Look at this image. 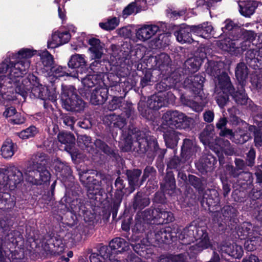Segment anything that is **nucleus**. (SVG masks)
<instances>
[{
    "label": "nucleus",
    "mask_w": 262,
    "mask_h": 262,
    "mask_svg": "<svg viewBox=\"0 0 262 262\" xmlns=\"http://www.w3.org/2000/svg\"><path fill=\"white\" fill-rule=\"evenodd\" d=\"M141 174V170L140 169H134L127 170L126 174L128 179L129 184L131 189V192H133L135 186H140L143 182L139 183L138 179Z\"/></svg>",
    "instance_id": "obj_22"
},
{
    "label": "nucleus",
    "mask_w": 262,
    "mask_h": 262,
    "mask_svg": "<svg viewBox=\"0 0 262 262\" xmlns=\"http://www.w3.org/2000/svg\"><path fill=\"white\" fill-rule=\"evenodd\" d=\"M241 32L243 36V39L246 40V41L251 42L255 38L256 35L253 31L242 29Z\"/></svg>",
    "instance_id": "obj_55"
},
{
    "label": "nucleus",
    "mask_w": 262,
    "mask_h": 262,
    "mask_svg": "<svg viewBox=\"0 0 262 262\" xmlns=\"http://www.w3.org/2000/svg\"><path fill=\"white\" fill-rule=\"evenodd\" d=\"M119 20L117 17H114L109 19L105 23H101L99 24L100 27L106 30H111L116 28L119 25Z\"/></svg>",
    "instance_id": "obj_40"
},
{
    "label": "nucleus",
    "mask_w": 262,
    "mask_h": 262,
    "mask_svg": "<svg viewBox=\"0 0 262 262\" xmlns=\"http://www.w3.org/2000/svg\"><path fill=\"white\" fill-rule=\"evenodd\" d=\"M3 191V190H1ZM14 198L8 192H0V207L9 209L15 205Z\"/></svg>",
    "instance_id": "obj_28"
},
{
    "label": "nucleus",
    "mask_w": 262,
    "mask_h": 262,
    "mask_svg": "<svg viewBox=\"0 0 262 262\" xmlns=\"http://www.w3.org/2000/svg\"><path fill=\"white\" fill-rule=\"evenodd\" d=\"M79 142L82 143L85 149L89 151L93 150V143L91 141V138L86 135H81L78 138Z\"/></svg>",
    "instance_id": "obj_50"
},
{
    "label": "nucleus",
    "mask_w": 262,
    "mask_h": 262,
    "mask_svg": "<svg viewBox=\"0 0 262 262\" xmlns=\"http://www.w3.org/2000/svg\"><path fill=\"white\" fill-rule=\"evenodd\" d=\"M155 236L156 241L158 242L157 244L167 243L171 238L170 234L167 232L164 229L157 232L155 233Z\"/></svg>",
    "instance_id": "obj_44"
},
{
    "label": "nucleus",
    "mask_w": 262,
    "mask_h": 262,
    "mask_svg": "<svg viewBox=\"0 0 262 262\" xmlns=\"http://www.w3.org/2000/svg\"><path fill=\"white\" fill-rule=\"evenodd\" d=\"M220 47L231 54L239 53V40L226 38L220 42Z\"/></svg>",
    "instance_id": "obj_20"
},
{
    "label": "nucleus",
    "mask_w": 262,
    "mask_h": 262,
    "mask_svg": "<svg viewBox=\"0 0 262 262\" xmlns=\"http://www.w3.org/2000/svg\"><path fill=\"white\" fill-rule=\"evenodd\" d=\"M38 130L34 126H31L18 133L19 137L23 139H27L34 137Z\"/></svg>",
    "instance_id": "obj_42"
},
{
    "label": "nucleus",
    "mask_w": 262,
    "mask_h": 262,
    "mask_svg": "<svg viewBox=\"0 0 262 262\" xmlns=\"http://www.w3.org/2000/svg\"><path fill=\"white\" fill-rule=\"evenodd\" d=\"M189 118L184 114L178 111H168L164 113L162 116V127L164 128L167 126L173 128H185L189 122Z\"/></svg>",
    "instance_id": "obj_6"
},
{
    "label": "nucleus",
    "mask_w": 262,
    "mask_h": 262,
    "mask_svg": "<svg viewBox=\"0 0 262 262\" xmlns=\"http://www.w3.org/2000/svg\"><path fill=\"white\" fill-rule=\"evenodd\" d=\"M124 102L123 98L122 97H114L109 102L107 108L110 111H114L120 107Z\"/></svg>",
    "instance_id": "obj_45"
},
{
    "label": "nucleus",
    "mask_w": 262,
    "mask_h": 262,
    "mask_svg": "<svg viewBox=\"0 0 262 262\" xmlns=\"http://www.w3.org/2000/svg\"><path fill=\"white\" fill-rule=\"evenodd\" d=\"M61 100L63 107L67 111L80 112L85 106V103L77 95L75 89L71 85L61 86Z\"/></svg>",
    "instance_id": "obj_4"
},
{
    "label": "nucleus",
    "mask_w": 262,
    "mask_h": 262,
    "mask_svg": "<svg viewBox=\"0 0 262 262\" xmlns=\"http://www.w3.org/2000/svg\"><path fill=\"white\" fill-rule=\"evenodd\" d=\"M203 60L196 56L189 58L185 62V66L191 72L197 71L202 63Z\"/></svg>",
    "instance_id": "obj_32"
},
{
    "label": "nucleus",
    "mask_w": 262,
    "mask_h": 262,
    "mask_svg": "<svg viewBox=\"0 0 262 262\" xmlns=\"http://www.w3.org/2000/svg\"><path fill=\"white\" fill-rule=\"evenodd\" d=\"M257 7V4L256 2L247 1L239 5V12L242 15L249 17L253 14Z\"/></svg>",
    "instance_id": "obj_26"
},
{
    "label": "nucleus",
    "mask_w": 262,
    "mask_h": 262,
    "mask_svg": "<svg viewBox=\"0 0 262 262\" xmlns=\"http://www.w3.org/2000/svg\"><path fill=\"white\" fill-rule=\"evenodd\" d=\"M195 148L191 140L185 139L182 147V152L184 155H190L194 151Z\"/></svg>",
    "instance_id": "obj_46"
},
{
    "label": "nucleus",
    "mask_w": 262,
    "mask_h": 262,
    "mask_svg": "<svg viewBox=\"0 0 262 262\" xmlns=\"http://www.w3.org/2000/svg\"><path fill=\"white\" fill-rule=\"evenodd\" d=\"M167 102L165 93H159L148 99L147 104L149 108L157 110L166 105Z\"/></svg>",
    "instance_id": "obj_17"
},
{
    "label": "nucleus",
    "mask_w": 262,
    "mask_h": 262,
    "mask_svg": "<svg viewBox=\"0 0 262 262\" xmlns=\"http://www.w3.org/2000/svg\"><path fill=\"white\" fill-rule=\"evenodd\" d=\"M89 43L91 46L89 50L93 54L96 59H100L103 55V44L100 40L95 38H92L89 40Z\"/></svg>",
    "instance_id": "obj_19"
},
{
    "label": "nucleus",
    "mask_w": 262,
    "mask_h": 262,
    "mask_svg": "<svg viewBox=\"0 0 262 262\" xmlns=\"http://www.w3.org/2000/svg\"><path fill=\"white\" fill-rule=\"evenodd\" d=\"M204 77L200 75L189 76L184 81L185 87L191 89L195 93L199 94L203 86Z\"/></svg>",
    "instance_id": "obj_16"
},
{
    "label": "nucleus",
    "mask_w": 262,
    "mask_h": 262,
    "mask_svg": "<svg viewBox=\"0 0 262 262\" xmlns=\"http://www.w3.org/2000/svg\"><path fill=\"white\" fill-rule=\"evenodd\" d=\"M36 53V51L29 49L23 48L17 53L9 52L7 57L4 59H8L7 70L9 68L10 72L5 78L8 88L15 90L16 93L25 98L27 95V90L24 82L27 80H20L23 75L25 74L30 66L29 59Z\"/></svg>",
    "instance_id": "obj_1"
},
{
    "label": "nucleus",
    "mask_w": 262,
    "mask_h": 262,
    "mask_svg": "<svg viewBox=\"0 0 262 262\" xmlns=\"http://www.w3.org/2000/svg\"><path fill=\"white\" fill-rule=\"evenodd\" d=\"M25 178L24 173L13 167L9 170H0V190L12 191Z\"/></svg>",
    "instance_id": "obj_5"
},
{
    "label": "nucleus",
    "mask_w": 262,
    "mask_h": 262,
    "mask_svg": "<svg viewBox=\"0 0 262 262\" xmlns=\"http://www.w3.org/2000/svg\"><path fill=\"white\" fill-rule=\"evenodd\" d=\"M14 233L8 234L4 239L0 238V262H2L5 257L9 255L10 249L17 244L18 241L14 237Z\"/></svg>",
    "instance_id": "obj_10"
},
{
    "label": "nucleus",
    "mask_w": 262,
    "mask_h": 262,
    "mask_svg": "<svg viewBox=\"0 0 262 262\" xmlns=\"http://www.w3.org/2000/svg\"><path fill=\"white\" fill-rule=\"evenodd\" d=\"M201 228L192 225L184 228L179 236L181 243L183 245H189L191 243L194 242L198 229Z\"/></svg>",
    "instance_id": "obj_13"
},
{
    "label": "nucleus",
    "mask_w": 262,
    "mask_h": 262,
    "mask_svg": "<svg viewBox=\"0 0 262 262\" xmlns=\"http://www.w3.org/2000/svg\"><path fill=\"white\" fill-rule=\"evenodd\" d=\"M206 103V101H203L199 103L194 101H190L188 102L187 105L194 111L200 112L202 111Z\"/></svg>",
    "instance_id": "obj_53"
},
{
    "label": "nucleus",
    "mask_w": 262,
    "mask_h": 262,
    "mask_svg": "<svg viewBox=\"0 0 262 262\" xmlns=\"http://www.w3.org/2000/svg\"><path fill=\"white\" fill-rule=\"evenodd\" d=\"M47 156L43 153L33 155L28 161L27 167L24 169V174H34L35 170L45 167Z\"/></svg>",
    "instance_id": "obj_9"
},
{
    "label": "nucleus",
    "mask_w": 262,
    "mask_h": 262,
    "mask_svg": "<svg viewBox=\"0 0 262 262\" xmlns=\"http://www.w3.org/2000/svg\"><path fill=\"white\" fill-rule=\"evenodd\" d=\"M60 32L56 31L53 33L52 38L48 42V47L49 48H55L61 45L60 39Z\"/></svg>",
    "instance_id": "obj_43"
},
{
    "label": "nucleus",
    "mask_w": 262,
    "mask_h": 262,
    "mask_svg": "<svg viewBox=\"0 0 262 262\" xmlns=\"http://www.w3.org/2000/svg\"><path fill=\"white\" fill-rule=\"evenodd\" d=\"M156 211L158 213L156 217L162 220L161 222L162 224H167L173 221L174 217L171 212L161 210L159 209L156 210Z\"/></svg>",
    "instance_id": "obj_34"
},
{
    "label": "nucleus",
    "mask_w": 262,
    "mask_h": 262,
    "mask_svg": "<svg viewBox=\"0 0 262 262\" xmlns=\"http://www.w3.org/2000/svg\"><path fill=\"white\" fill-rule=\"evenodd\" d=\"M251 83L256 89L260 88L262 86V76H253L251 78Z\"/></svg>",
    "instance_id": "obj_58"
},
{
    "label": "nucleus",
    "mask_w": 262,
    "mask_h": 262,
    "mask_svg": "<svg viewBox=\"0 0 262 262\" xmlns=\"http://www.w3.org/2000/svg\"><path fill=\"white\" fill-rule=\"evenodd\" d=\"M221 250L222 252L235 258H241L243 252L242 247L236 244L223 245L221 247Z\"/></svg>",
    "instance_id": "obj_21"
},
{
    "label": "nucleus",
    "mask_w": 262,
    "mask_h": 262,
    "mask_svg": "<svg viewBox=\"0 0 262 262\" xmlns=\"http://www.w3.org/2000/svg\"><path fill=\"white\" fill-rule=\"evenodd\" d=\"M248 74L246 65L243 63H239L236 68L235 75L237 79L240 81L244 80Z\"/></svg>",
    "instance_id": "obj_35"
},
{
    "label": "nucleus",
    "mask_w": 262,
    "mask_h": 262,
    "mask_svg": "<svg viewBox=\"0 0 262 262\" xmlns=\"http://www.w3.org/2000/svg\"><path fill=\"white\" fill-rule=\"evenodd\" d=\"M167 262H188L187 255L186 253L179 254H168L165 257Z\"/></svg>",
    "instance_id": "obj_41"
},
{
    "label": "nucleus",
    "mask_w": 262,
    "mask_h": 262,
    "mask_svg": "<svg viewBox=\"0 0 262 262\" xmlns=\"http://www.w3.org/2000/svg\"><path fill=\"white\" fill-rule=\"evenodd\" d=\"M179 81H180L179 79L177 80L176 79H174L173 80V82H172V84H170L169 85H167L164 82H161L156 85V89H157V90H158L160 92V93H161L162 91L167 90L168 89L170 88V87H172L173 86H176L177 83Z\"/></svg>",
    "instance_id": "obj_54"
},
{
    "label": "nucleus",
    "mask_w": 262,
    "mask_h": 262,
    "mask_svg": "<svg viewBox=\"0 0 262 262\" xmlns=\"http://www.w3.org/2000/svg\"><path fill=\"white\" fill-rule=\"evenodd\" d=\"M194 241L196 243L190 246L189 250L193 254H198L211 246L207 233L202 228L198 229V233L195 234Z\"/></svg>",
    "instance_id": "obj_7"
},
{
    "label": "nucleus",
    "mask_w": 262,
    "mask_h": 262,
    "mask_svg": "<svg viewBox=\"0 0 262 262\" xmlns=\"http://www.w3.org/2000/svg\"><path fill=\"white\" fill-rule=\"evenodd\" d=\"M255 157V152L253 149H251L247 154L249 166H252L253 165Z\"/></svg>",
    "instance_id": "obj_60"
},
{
    "label": "nucleus",
    "mask_w": 262,
    "mask_h": 262,
    "mask_svg": "<svg viewBox=\"0 0 262 262\" xmlns=\"http://www.w3.org/2000/svg\"><path fill=\"white\" fill-rule=\"evenodd\" d=\"M58 141L64 144H73L75 142L74 135L68 132H60L58 135Z\"/></svg>",
    "instance_id": "obj_37"
},
{
    "label": "nucleus",
    "mask_w": 262,
    "mask_h": 262,
    "mask_svg": "<svg viewBox=\"0 0 262 262\" xmlns=\"http://www.w3.org/2000/svg\"><path fill=\"white\" fill-rule=\"evenodd\" d=\"M164 138L166 146L169 148H173L178 143V137L176 133L173 130L165 133Z\"/></svg>",
    "instance_id": "obj_33"
},
{
    "label": "nucleus",
    "mask_w": 262,
    "mask_h": 262,
    "mask_svg": "<svg viewBox=\"0 0 262 262\" xmlns=\"http://www.w3.org/2000/svg\"><path fill=\"white\" fill-rule=\"evenodd\" d=\"M17 150V146L10 139L6 140L1 147V155L5 159L11 158Z\"/></svg>",
    "instance_id": "obj_18"
},
{
    "label": "nucleus",
    "mask_w": 262,
    "mask_h": 262,
    "mask_svg": "<svg viewBox=\"0 0 262 262\" xmlns=\"http://www.w3.org/2000/svg\"><path fill=\"white\" fill-rule=\"evenodd\" d=\"M122 132L124 136L125 143L124 146L121 145V147L125 151L131 150L134 139H136L141 152L146 151L152 144L155 146L157 145V143L155 140H148L147 135L143 131H138L136 128L130 129L127 135L125 134L124 130H122Z\"/></svg>",
    "instance_id": "obj_3"
},
{
    "label": "nucleus",
    "mask_w": 262,
    "mask_h": 262,
    "mask_svg": "<svg viewBox=\"0 0 262 262\" xmlns=\"http://www.w3.org/2000/svg\"><path fill=\"white\" fill-rule=\"evenodd\" d=\"M8 60L6 59L0 64V86L5 85L8 87L6 81L5 79L6 75L4 74L7 71V63Z\"/></svg>",
    "instance_id": "obj_49"
},
{
    "label": "nucleus",
    "mask_w": 262,
    "mask_h": 262,
    "mask_svg": "<svg viewBox=\"0 0 262 262\" xmlns=\"http://www.w3.org/2000/svg\"><path fill=\"white\" fill-rule=\"evenodd\" d=\"M242 262H262V261L254 255H250L245 257Z\"/></svg>",
    "instance_id": "obj_64"
},
{
    "label": "nucleus",
    "mask_w": 262,
    "mask_h": 262,
    "mask_svg": "<svg viewBox=\"0 0 262 262\" xmlns=\"http://www.w3.org/2000/svg\"><path fill=\"white\" fill-rule=\"evenodd\" d=\"M210 134L208 130L204 129L200 135V139L204 144H207L209 143L210 138Z\"/></svg>",
    "instance_id": "obj_56"
},
{
    "label": "nucleus",
    "mask_w": 262,
    "mask_h": 262,
    "mask_svg": "<svg viewBox=\"0 0 262 262\" xmlns=\"http://www.w3.org/2000/svg\"><path fill=\"white\" fill-rule=\"evenodd\" d=\"M82 75V72L77 71L74 77L81 79V82L85 89L97 85L101 80V76L98 74H89L86 75L85 77H83Z\"/></svg>",
    "instance_id": "obj_15"
},
{
    "label": "nucleus",
    "mask_w": 262,
    "mask_h": 262,
    "mask_svg": "<svg viewBox=\"0 0 262 262\" xmlns=\"http://www.w3.org/2000/svg\"><path fill=\"white\" fill-rule=\"evenodd\" d=\"M220 71L216 66H214L210 71V74L214 77L218 76L217 82L215 88L216 101L220 107H223L227 102L229 96L233 97L237 104H245L248 100L247 96L245 94L243 87L238 92L234 93V90L231 83L229 77L225 73L219 76Z\"/></svg>",
    "instance_id": "obj_2"
},
{
    "label": "nucleus",
    "mask_w": 262,
    "mask_h": 262,
    "mask_svg": "<svg viewBox=\"0 0 262 262\" xmlns=\"http://www.w3.org/2000/svg\"><path fill=\"white\" fill-rule=\"evenodd\" d=\"M40 95H43L42 97H40V99L42 100H49L53 102L56 101L57 93L56 91V88L53 85L49 88L42 85Z\"/></svg>",
    "instance_id": "obj_27"
},
{
    "label": "nucleus",
    "mask_w": 262,
    "mask_h": 262,
    "mask_svg": "<svg viewBox=\"0 0 262 262\" xmlns=\"http://www.w3.org/2000/svg\"><path fill=\"white\" fill-rule=\"evenodd\" d=\"M139 0H136V3H132L126 6L123 11L122 16L124 18H126L128 16L134 13L135 8L137 7Z\"/></svg>",
    "instance_id": "obj_52"
},
{
    "label": "nucleus",
    "mask_w": 262,
    "mask_h": 262,
    "mask_svg": "<svg viewBox=\"0 0 262 262\" xmlns=\"http://www.w3.org/2000/svg\"><path fill=\"white\" fill-rule=\"evenodd\" d=\"M154 172V168L151 167H147L144 169V173L142 178V182H143L149 176V175Z\"/></svg>",
    "instance_id": "obj_63"
},
{
    "label": "nucleus",
    "mask_w": 262,
    "mask_h": 262,
    "mask_svg": "<svg viewBox=\"0 0 262 262\" xmlns=\"http://www.w3.org/2000/svg\"><path fill=\"white\" fill-rule=\"evenodd\" d=\"M94 144L96 148L101 150L103 152L108 155H112L114 151L104 142L99 139L95 141Z\"/></svg>",
    "instance_id": "obj_48"
},
{
    "label": "nucleus",
    "mask_w": 262,
    "mask_h": 262,
    "mask_svg": "<svg viewBox=\"0 0 262 262\" xmlns=\"http://www.w3.org/2000/svg\"><path fill=\"white\" fill-rule=\"evenodd\" d=\"M149 203V199L148 198H142L141 195L138 193L135 198L133 206L135 209H142L148 206Z\"/></svg>",
    "instance_id": "obj_36"
},
{
    "label": "nucleus",
    "mask_w": 262,
    "mask_h": 262,
    "mask_svg": "<svg viewBox=\"0 0 262 262\" xmlns=\"http://www.w3.org/2000/svg\"><path fill=\"white\" fill-rule=\"evenodd\" d=\"M261 136L262 132L260 129H256L254 132V142L256 147H260L262 145Z\"/></svg>",
    "instance_id": "obj_57"
},
{
    "label": "nucleus",
    "mask_w": 262,
    "mask_h": 262,
    "mask_svg": "<svg viewBox=\"0 0 262 262\" xmlns=\"http://www.w3.org/2000/svg\"><path fill=\"white\" fill-rule=\"evenodd\" d=\"M109 246L112 250H116V252L121 253L128 250L129 244L122 238L116 237L110 242Z\"/></svg>",
    "instance_id": "obj_23"
},
{
    "label": "nucleus",
    "mask_w": 262,
    "mask_h": 262,
    "mask_svg": "<svg viewBox=\"0 0 262 262\" xmlns=\"http://www.w3.org/2000/svg\"><path fill=\"white\" fill-rule=\"evenodd\" d=\"M203 116L206 122H211L214 119V113L211 111H208L204 113Z\"/></svg>",
    "instance_id": "obj_62"
},
{
    "label": "nucleus",
    "mask_w": 262,
    "mask_h": 262,
    "mask_svg": "<svg viewBox=\"0 0 262 262\" xmlns=\"http://www.w3.org/2000/svg\"><path fill=\"white\" fill-rule=\"evenodd\" d=\"M156 66L160 70H163L167 67L170 62L169 56L164 53H161L155 57Z\"/></svg>",
    "instance_id": "obj_30"
},
{
    "label": "nucleus",
    "mask_w": 262,
    "mask_h": 262,
    "mask_svg": "<svg viewBox=\"0 0 262 262\" xmlns=\"http://www.w3.org/2000/svg\"><path fill=\"white\" fill-rule=\"evenodd\" d=\"M115 186L116 188V197L118 199L121 200L124 194L122 190L125 187L123 180L120 178H118L115 181Z\"/></svg>",
    "instance_id": "obj_47"
},
{
    "label": "nucleus",
    "mask_w": 262,
    "mask_h": 262,
    "mask_svg": "<svg viewBox=\"0 0 262 262\" xmlns=\"http://www.w3.org/2000/svg\"><path fill=\"white\" fill-rule=\"evenodd\" d=\"M86 61L83 55L75 54L71 56L68 62V66L71 68H78L84 66Z\"/></svg>",
    "instance_id": "obj_31"
},
{
    "label": "nucleus",
    "mask_w": 262,
    "mask_h": 262,
    "mask_svg": "<svg viewBox=\"0 0 262 262\" xmlns=\"http://www.w3.org/2000/svg\"><path fill=\"white\" fill-rule=\"evenodd\" d=\"M194 33L204 38L210 37L212 35L213 27L208 23H204L198 26H194Z\"/></svg>",
    "instance_id": "obj_25"
},
{
    "label": "nucleus",
    "mask_w": 262,
    "mask_h": 262,
    "mask_svg": "<svg viewBox=\"0 0 262 262\" xmlns=\"http://www.w3.org/2000/svg\"><path fill=\"white\" fill-rule=\"evenodd\" d=\"M159 31V27L157 25H144L137 30L136 36L139 40L145 41L151 38Z\"/></svg>",
    "instance_id": "obj_11"
},
{
    "label": "nucleus",
    "mask_w": 262,
    "mask_h": 262,
    "mask_svg": "<svg viewBox=\"0 0 262 262\" xmlns=\"http://www.w3.org/2000/svg\"><path fill=\"white\" fill-rule=\"evenodd\" d=\"M60 36L61 39V45L68 42L71 38V35L68 31L60 32Z\"/></svg>",
    "instance_id": "obj_61"
},
{
    "label": "nucleus",
    "mask_w": 262,
    "mask_h": 262,
    "mask_svg": "<svg viewBox=\"0 0 262 262\" xmlns=\"http://www.w3.org/2000/svg\"><path fill=\"white\" fill-rule=\"evenodd\" d=\"M54 167L57 174L63 178H67L71 174V169L69 166L57 160L54 163Z\"/></svg>",
    "instance_id": "obj_29"
},
{
    "label": "nucleus",
    "mask_w": 262,
    "mask_h": 262,
    "mask_svg": "<svg viewBox=\"0 0 262 262\" xmlns=\"http://www.w3.org/2000/svg\"><path fill=\"white\" fill-rule=\"evenodd\" d=\"M66 68H63L59 66H55L51 68V72L54 77H61L64 76H70L74 77L76 75V74L74 75L72 73H68L66 71Z\"/></svg>",
    "instance_id": "obj_39"
},
{
    "label": "nucleus",
    "mask_w": 262,
    "mask_h": 262,
    "mask_svg": "<svg viewBox=\"0 0 262 262\" xmlns=\"http://www.w3.org/2000/svg\"><path fill=\"white\" fill-rule=\"evenodd\" d=\"M40 56L43 66L47 68H49L51 69L54 62L53 57L52 55L47 50H44L40 53Z\"/></svg>",
    "instance_id": "obj_38"
},
{
    "label": "nucleus",
    "mask_w": 262,
    "mask_h": 262,
    "mask_svg": "<svg viewBox=\"0 0 262 262\" xmlns=\"http://www.w3.org/2000/svg\"><path fill=\"white\" fill-rule=\"evenodd\" d=\"M216 162V161L215 159L211 155H208L206 157L201 159V163H202L203 166L205 169L211 168Z\"/></svg>",
    "instance_id": "obj_51"
},
{
    "label": "nucleus",
    "mask_w": 262,
    "mask_h": 262,
    "mask_svg": "<svg viewBox=\"0 0 262 262\" xmlns=\"http://www.w3.org/2000/svg\"><path fill=\"white\" fill-rule=\"evenodd\" d=\"M105 121L108 124L118 127L120 129L123 127L126 124V119L120 115H116L115 114H111L105 117Z\"/></svg>",
    "instance_id": "obj_24"
},
{
    "label": "nucleus",
    "mask_w": 262,
    "mask_h": 262,
    "mask_svg": "<svg viewBox=\"0 0 262 262\" xmlns=\"http://www.w3.org/2000/svg\"><path fill=\"white\" fill-rule=\"evenodd\" d=\"M193 27L194 26H189L184 24L181 25L179 29L174 32L177 40L182 43L191 42L193 39L191 36V33H194Z\"/></svg>",
    "instance_id": "obj_12"
},
{
    "label": "nucleus",
    "mask_w": 262,
    "mask_h": 262,
    "mask_svg": "<svg viewBox=\"0 0 262 262\" xmlns=\"http://www.w3.org/2000/svg\"><path fill=\"white\" fill-rule=\"evenodd\" d=\"M24 176L27 182L36 185L48 183L51 178V174L46 167L35 170L34 174L25 173Z\"/></svg>",
    "instance_id": "obj_8"
},
{
    "label": "nucleus",
    "mask_w": 262,
    "mask_h": 262,
    "mask_svg": "<svg viewBox=\"0 0 262 262\" xmlns=\"http://www.w3.org/2000/svg\"><path fill=\"white\" fill-rule=\"evenodd\" d=\"M108 90L100 84L97 86L91 94L90 101L94 105L103 103L107 98Z\"/></svg>",
    "instance_id": "obj_14"
},
{
    "label": "nucleus",
    "mask_w": 262,
    "mask_h": 262,
    "mask_svg": "<svg viewBox=\"0 0 262 262\" xmlns=\"http://www.w3.org/2000/svg\"><path fill=\"white\" fill-rule=\"evenodd\" d=\"M42 85L34 86L31 90V94L36 98L42 97L43 95H40L41 92Z\"/></svg>",
    "instance_id": "obj_59"
}]
</instances>
